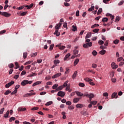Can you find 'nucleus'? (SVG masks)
I'll return each mask as SVG.
<instances>
[{
	"mask_svg": "<svg viewBox=\"0 0 124 124\" xmlns=\"http://www.w3.org/2000/svg\"><path fill=\"white\" fill-rule=\"evenodd\" d=\"M27 56H28V53L24 52L23 53V58H24V59H27Z\"/></svg>",
	"mask_w": 124,
	"mask_h": 124,
	"instance_id": "8fccbe9b",
	"label": "nucleus"
},
{
	"mask_svg": "<svg viewBox=\"0 0 124 124\" xmlns=\"http://www.w3.org/2000/svg\"><path fill=\"white\" fill-rule=\"evenodd\" d=\"M27 13H28V12H24L21 13L20 14V16H25V15H27Z\"/></svg>",
	"mask_w": 124,
	"mask_h": 124,
	"instance_id": "3c124183",
	"label": "nucleus"
},
{
	"mask_svg": "<svg viewBox=\"0 0 124 124\" xmlns=\"http://www.w3.org/2000/svg\"><path fill=\"white\" fill-rule=\"evenodd\" d=\"M62 23H59L58 24H56L55 27L56 31L54 32L53 34L56 35V36H60V34H61V33L59 32V29L60 28H61V27H62Z\"/></svg>",
	"mask_w": 124,
	"mask_h": 124,
	"instance_id": "f257e3e1",
	"label": "nucleus"
},
{
	"mask_svg": "<svg viewBox=\"0 0 124 124\" xmlns=\"http://www.w3.org/2000/svg\"><path fill=\"white\" fill-rule=\"evenodd\" d=\"M84 79L86 81V82H93V79L89 78H86Z\"/></svg>",
	"mask_w": 124,
	"mask_h": 124,
	"instance_id": "6ab92c4d",
	"label": "nucleus"
},
{
	"mask_svg": "<svg viewBox=\"0 0 124 124\" xmlns=\"http://www.w3.org/2000/svg\"><path fill=\"white\" fill-rule=\"evenodd\" d=\"M4 111V108H3L0 110V115H2V114H3Z\"/></svg>",
	"mask_w": 124,
	"mask_h": 124,
	"instance_id": "de8ad7c7",
	"label": "nucleus"
},
{
	"mask_svg": "<svg viewBox=\"0 0 124 124\" xmlns=\"http://www.w3.org/2000/svg\"><path fill=\"white\" fill-rule=\"evenodd\" d=\"M70 57V53H68L67 55H66L65 58H64V61H66L68 58Z\"/></svg>",
	"mask_w": 124,
	"mask_h": 124,
	"instance_id": "b1692460",
	"label": "nucleus"
},
{
	"mask_svg": "<svg viewBox=\"0 0 124 124\" xmlns=\"http://www.w3.org/2000/svg\"><path fill=\"white\" fill-rule=\"evenodd\" d=\"M54 63H55V64H57V63H60V61L59 60H54Z\"/></svg>",
	"mask_w": 124,
	"mask_h": 124,
	"instance_id": "bf43d9fd",
	"label": "nucleus"
},
{
	"mask_svg": "<svg viewBox=\"0 0 124 124\" xmlns=\"http://www.w3.org/2000/svg\"><path fill=\"white\" fill-rule=\"evenodd\" d=\"M56 47H59V49H60V50H63L64 49H65V46H62L61 44H60L59 45H57L56 46Z\"/></svg>",
	"mask_w": 124,
	"mask_h": 124,
	"instance_id": "6e6552de",
	"label": "nucleus"
},
{
	"mask_svg": "<svg viewBox=\"0 0 124 124\" xmlns=\"http://www.w3.org/2000/svg\"><path fill=\"white\" fill-rule=\"evenodd\" d=\"M92 67L93 68H96L97 67V64H96L95 63H93L92 65Z\"/></svg>",
	"mask_w": 124,
	"mask_h": 124,
	"instance_id": "a19ab883",
	"label": "nucleus"
},
{
	"mask_svg": "<svg viewBox=\"0 0 124 124\" xmlns=\"http://www.w3.org/2000/svg\"><path fill=\"white\" fill-rule=\"evenodd\" d=\"M79 59H77L75 60V62H74V66H75V65H77V64H78V62H79Z\"/></svg>",
	"mask_w": 124,
	"mask_h": 124,
	"instance_id": "393cba45",
	"label": "nucleus"
},
{
	"mask_svg": "<svg viewBox=\"0 0 124 124\" xmlns=\"http://www.w3.org/2000/svg\"><path fill=\"white\" fill-rule=\"evenodd\" d=\"M96 27H99V25H98V24H95L94 25H93L91 28L92 29H93V28H96Z\"/></svg>",
	"mask_w": 124,
	"mask_h": 124,
	"instance_id": "c03bdc74",
	"label": "nucleus"
},
{
	"mask_svg": "<svg viewBox=\"0 0 124 124\" xmlns=\"http://www.w3.org/2000/svg\"><path fill=\"white\" fill-rule=\"evenodd\" d=\"M102 22L103 23H105V22H108V18L107 17H104L102 19Z\"/></svg>",
	"mask_w": 124,
	"mask_h": 124,
	"instance_id": "e433bc0d",
	"label": "nucleus"
},
{
	"mask_svg": "<svg viewBox=\"0 0 124 124\" xmlns=\"http://www.w3.org/2000/svg\"><path fill=\"white\" fill-rule=\"evenodd\" d=\"M54 44H52L50 46L49 51H52V50H53V48H54Z\"/></svg>",
	"mask_w": 124,
	"mask_h": 124,
	"instance_id": "09e8293b",
	"label": "nucleus"
},
{
	"mask_svg": "<svg viewBox=\"0 0 124 124\" xmlns=\"http://www.w3.org/2000/svg\"><path fill=\"white\" fill-rule=\"evenodd\" d=\"M94 6H93V4H92L91 5V7L89 8L88 11L89 12L93 11V10H94Z\"/></svg>",
	"mask_w": 124,
	"mask_h": 124,
	"instance_id": "dca6fc26",
	"label": "nucleus"
},
{
	"mask_svg": "<svg viewBox=\"0 0 124 124\" xmlns=\"http://www.w3.org/2000/svg\"><path fill=\"white\" fill-rule=\"evenodd\" d=\"M36 93H27L25 94H24L23 96V97H28L29 96H31V95H35Z\"/></svg>",
	"mask_w": 124,
	"mask_h": 124,
	"instance_id": "423d86ee",
	"label": "nucleus"
},
{
	"mask_svg": "<svg viewBox=\"0 0 124 124\" xmlns=\"http://www.w3.org/2000/svg\"><path fill=\"white\" fill-rule=\"evenodd\" d=\"M41 84V81H37L35 82L34 84L32 85V87H35V86H37V85H40Z\"/></svg>",
	"mask_w": 124,
	"mask_h": 124,
	"instance_id": "2eb2a0df",
	"label": "nucleus"
},
{
	"mask_svg": "<svg viewBox=\"0 0 124 124\" xmlns=\"http://www.w3.org/2000/svg\"><path fill=\"white\" fill-rule=\"evenodd\" d=\"M58 86H59V85H58V84H54L53 86H52V89L53 90H56V89H57L58 88Z\"/></svg>",
	"mask_w": 124,
	"mask_h": 124,
	"instance_id": "72a5a7b5",
	"label": "nucleus"
},
{
	"mask_svg": "<svg viewBox=\"0 0 124 124\" xmlns=\"http://www.w3.org/2000/svg\"><path fill=\"white\" fill-rule=\"evenodd\" d=\"M9 115V110H8L6 114L4 115V118H5V119L7 118L8 117V116Z\"/></svg>",
	"mask_w": 124,
	"mask_h": 124,
	"instance_id": "5701e85b",
	"label": "nucleus"
},
{
	"mask_svg": "<svg viewBox=\"0 0 124 124\" xmlns=\"http://www.w3.org/2000/svg\"><path fill=\"white\" fill-rule=\"evenodd\" d=\"M8 67H9V68H13L14 67V64H13V63H10L8 65Z\"/></svg>",
	"mask_w": 124,
	"mask_h": 124,
	"instance_id": "c9c22d12",
	"label": "nucleus"
},
{
	"mask_svg": "<svg viewBox=\"0 0 124 124\" xmlns=\"http://www.w3.org/2000/svg\"><path fill=\"white\" fill-rule=\"evenodd\" d=\"M14 84V81H12L10 82H9L8 83H7L5 85V87L8 88H9V87H11V86H12Z\"/></svg>",
	"mask_w": 124,
	"mask_h": 124,
	"instance_id": "1a4fd4ad",
	"label": "nucleus"
},
{
	"mask_svg": "<svg viewBox=\"0 0 124 124\" xmlns=\"http://www.w3.org/2000/svg\"><path fill=\"white\" fill-rule=\"evenodd\" d=\"M108 94L107 92H106L103 94V96H105L106 97H107V96H108Z\"/></svg>",
	"mask_w": 124,
	"mask_h": 124,
	"instance_id": "052dcab7",
	"label": "nucleus"
},
{
	"mask_svg": "<svg viewBox=\"0 0 124 124\" xmlns=\"http://www.w3.org/2000/svg\"><path fill=\"white\" fill-rule=\"evenodd\" d=\"M39 109V108L38 107H34L31 108L32 111H35L36 110H38Z\"/></svg>",
	"mask_w": 124,
	"mask_h": 124,
	"instance_id": "603ef678",
	"label": "nucleus"
},
{
	"mask_svg": "<svg viewBox=\"0 0 124 124\" xmlns=\"http://www.w3.org/2000/svg\"><path fill=\"white\" fill-rule=\"evenodd\" d=\"M77 73H78V72L77 71H76L74 74H73L72 78V79H75L76 78V76H77Z\"/></svg>",
	"mask_w": 124,
	"mask_h": 124,
	"instance_id": "4468645a",
	"label": "nucleus"
},
{
	"mask_svg": "<svg viewBox=\"0 0 124 124\" xmlns=\"http://www.w3.org/2000/svg\"><path fill=\"white\" fill-rule=\"evenodd\" d=\"M119 40H118V39H116V40H114V41H113V43H114V44H116V45L118 44H119Z\"/></svg>",
	"mask_w": 124,
	"mask_h": 124,
	"instance_id": "5fc2aeb1",
	"label": "nucleus"
},
{
	"mask_svg": "<svg viewBox=\"0 0 124 124\" xmlns=\"http://www.w3.org/2000/svg\"><path fill=\"white\" fill-rule=\"evenodd\" d=\"M72 28H73L72 29V31H77V27L74 25H73L72 26Z\"/></svg>",
	"mask_w": 124,
	"mask_h": 124,
	"instance_id": "cd10ccee",
	"label": "nucleus"
},
{
	"mask_svg": "<svg viewBox=\"0 0 124 124\" xmlns=\"http://www.w3.org/2000/svg\"><path fill=\"white\" fill-rule=\"evenodd\" d=\"M32 62V61H28L25 63L24 65H27L28 64H31Z\"/></svg>",
	"mask_w": 124,
	"mask_h": 124,
	"instance_id": "864d4df0",
	"label": "nucleus"
},
{
	"mask_svg": "<svg viewBox=\"0 0 124 124\" xmlns=\"http://www.w3.org/2000/svg\"><path fill=\"white\" fill-rule=\"evenodd\" d=\"M114 75H115V72H111L110 74V77H111V78H113V77H114Z\"/></svg>",
	"mask_w": 124,
	"mask_h": 124,
	"instance_id": "49530a36",
	"label": "nucleus"
},
{
	"mask_svg": "<svg viewBox=\"0 0 124 124\" xmlns=\"http://www.w3.org/2000/svg\"><path fill=\"white\" fill-rule=\"evenodd\" d=\"M58 90H59V91H62V89H63V86H60L59 87H58Z\"/></svg>",
	"mask_w": 124,
	"mask_h": 124,
	"instance_id": "e2e57ef3",
	"label": "nucleus"
},
{
	"mask_svg": "<svg viewBox=\"0 0 124 124\" xmlns=\"http://www.w3.org/2000/svg\"><path fill=\"white\" fill-rule=\"evenodd\" d=\"M26 110H27V109L25 108H18V111H19L20 112H24V111H26Z\"/></svg>",
	"mask_w": 124,
	"mask_h": 124,
	"instance_id": "f3484780",
	"label": "nucleus"
},
{
	"mask_svg": "<svg viewBox=\"0 0 124 124\" xmlns=\"http://www.w3.org/2000/svg\"><path fill=\"white\" fill-rule=\"evenodd\" d=\"M37 62H38V63H41V62H42V59H38L37 60Z\"/></svg>",
	"mask_w": 124,
	"mask_h": 124,
	"instance_id": "0e129e2a",
	"label": "nucleus"
},
{
	"mask_svg": "<svg viewBox=\"0 0 124 124\" xmlns=\"http://www.w3.org/2000/svg\"><path fill=\"white\" fill-rule=\"evenodd\" d=\"M68 108L69 110H73V109H74V107H73V106H71L68 107Z\"/></svg>",
	"mask_w": 124,
	"mask_h": 124,
	"instance_id": "13d9d810",
	"label": "nucleus"
},
{
	"mask_svg": "<svg viewBox=\"0 0 124 124\" xmlns=\"http://www.w3.org/2000/svg\"><path fill=\"white\" fill-rule=\"evenodd\" d=\"M61 75H62V73H58L54 75V76H53L52 77V79H55V78H58V77H60V76H61Z\"/></svg>",
	"mask_w": 124,
	"mask_h": 124,
	"instance_id": "9d476101",
	"label": "nucleus"
},
{
	"mask_svg": "<svg viewBox=\"0 0 124 124\" xmlns=\"http://www.w3.org/2000/svg\"><path fill=\"white\" fill-rule=\"evenodd\" d=\"M64 5H65V6H70V4H69L67 2H64Z\"/></svg>",
	"mask_w": 124,
	"mask_h": 124,
	"instance_id": "774afa93",
	"label": "nucleus"
},
{
	"mask_svg": "<svg viewBox=\"0 0 124 124\" xmlns=\"http://www.w3.org/2000/svg\"><path fill=\"white\" fill-rule=\"evenodd\" d=\"M98 44L100 45H103V44H104V42L101 40H99Z\"/></svg>",
	"mask_w": 124,
	"mask_h": 124,
	"instance_id": "a18cd8bd",
	"label": "nucleus"
},
{
	"mask_svg": "<svg viewBox=\"0 0 124 124\" xmlns=\"http://www.w3.org/2000/svg\"><path fill=\"white\" fill-rule=\"evenodd\" d=\"M20 88V85H16L15 87V90L17 91V90Z\"/></svg>",
	"mask_w": 124,
	"mask_h": 124,
	"instance_id": "338daca9",
	"label": "nucleus"
},
{
	"mask_svg": "<svg viewBox=\"0 0 124 124\" xmlns=\"http://www.w3.org/2000/svg\"><path fill=\"white\" fill-rule=\"evenodd\" d=\"M77 108H83V105L81 104H78L76 105Z\"/></svg>",
	"mask_w": 124,
	"mask_h": 124,
	"instance_id": "c756f323",
	"label": "nucleus"
},
{
	"mask_svg": "<svg viewBox=\"0 0 124 124\" xmlns=\"http://www.w3.org/2000/svg\"><path fill=\"white\" fill-rule=\"evenodd\" d=\"M53 103V102L52 101H49V102H47L46 104V106H49L50 105H51V104H52Z\"/></svg>",
	"mask_w": 124,
	"mask_h": 124,
	"instance_id": "37998d69",
	"label": "nucleus"
},
{
	"mask_svg": "<svg viewBox=\"0 0 124 124\" xmlns=\"http://www.w3.org/2000/svg\"><path fill=\"white\" fill-rule=\"evenodd\" d=\"M84 96H86L87 97H89L90 101H92V99L93 98V97H94V94L93 93L88 94L86 93L84 94Z\"/></svg>",
	"mask_w": 124,
	"mask_h": 124,
	"instance_id": "7ed1b4c3",
	"label": "nucleus"
},
{
	"mask_svg": "<svg viewBox=\"0 0 124 124\" xmlns=\"http://www.w3.org/2000/svg\"><path fill=\"white\" fill-rule=\"evenodd\" d=\"M89 103H92V105H95V104H96V103H97V101H90V102H89Z\"/></svg>",
	"mask_w": 124,
	"mask_h": 124,
	"instance_id": "a878e982",
	"label": "nucleus"
},
{
	"mask_svg": "<svg viewBox=\"0 0 124 124\" xmlns=\"http://www.w3.org/2000/svg\"><path fill=\"white\" fill-rule=\"evenodd\" d=\"M57 95L61 97H63L65 95V93L62 91H59L57 93Z\"/></svg>",
	"mask_w": 124,
	"mask_h": 124,
	"instance_id": "39448f33",
	"label": "nucleus"
},
{
	"mask_svg": "<svg viewBox=\"0 0 124 124\" xmlns=\"http://www.w3.org/2000/svg\"><path fill=\"white\" fill-rule=\"evenodd\" d=\"M117 93L116 92L113 93L111 94V98L113 99V98H118V95H117Z\"/></svg>",
	"mask_w": 124,
	"mask_h": 124,
	"instance_id": "9b49d317",
	"label": "nucleus"
},
{
	"mask_svg": "<svg viewBox=\"0 0 124 124\" xmlns=\"http://www.w3.org/2000/svg\"><path fill=\"white\" fill-rule=\"evenodd\" d=\"M67 84H68V80L66 81L64 83L63 85H62L63 87V88H64L65 87H67V86H68V85H67Z\"/></svg>",
	"mask_w": 124,
	"mask_h": 124,
	"instance_id": "f704fd0d",
	"label": "nucleus"
},
{
	"mask_svg": "<svg viewBox=\"0 0 124 124\" xmlns=\"http://www.w3.org/2000/svg\"><path fill=\"white\" fill-rule=\"evenodd\" d=\"M9 93H11V91L10 90H7L4 93L5 95H8Z\"/></svg>",
	"mask_w": 124,
	"mask_h": 124,
	"instance_id": "c85d7f7f",
	"label": "nucleus"
},
{
	"mask_svg": "<svg viewBox=\"0 0 124 124\" xmlns=\"http://www.w3.org/2000/svg\"><path fill=\"white\" fill-rule=\"evenodd\" d=\"M66 105L70 106L71 105L72 103L71 102H70V101H68L67 102H66Z\"/></svg>",
	"mask_w": 124,
	"mask_h": 124,
	"instance_id": "680f3d73",
	"label": "nucleus"
},
{
	"mask_svg": "<svg viewBox=\"0 0 124 124\" xmlns=\"http://www.w3.org/2000/svg\"><path fill=\"white\" fill-rule=\"evenodd\" d=\"M92 46H93L92 42L86 43L83 45V48H89V47H92Z\"/></svg>",
	"mask_w": 124,
	"mask_h": 124,
	"instance_id": "20e7f679",
	"label": "nucleus"
},
{
	"mask_svg": "<svg viewBox=\"0 0 124 124\" xmlns=\"http://www.w3.org/2000/svg\"><path fill=\"white\" fill-rule=\"evenodd\" d=\"M92 54L93 55V56H94V57H95V56H96V55H97V52H96V51H95V50H93L92 52Z\"/></svg>",
	"mask_w": 124,
	"mask_h": 124,
	"instance_id": "58836bf2",
	"label": "nucleus"
},
{
	"mask_svg": "<svg viewBox=\"0 0 124 124\" xmlns=\"http://www.w3.org/2000/svg\"><path fill=\"white\" fill-rule=\"evenodd\" d=\"M101 12H102V8H99V10H98V12L97 13V15H99L100 14H101Z\"/></svg>",
	"mask_w": 124,
	"mask_h": 124,
	"instance_id": "7c9ffc66",
	"label": "nucleus"
},
{
	"mask_svg": "<svg viewBox=\"0 0 124 124\" xmlns=\"http://www.w3.org/2000/svg\"><path fill=\"white\" fill-rule=\"evenodd\" d=\"M111 67L113 68V69H116V68H118V65H116V63L113 62L111 63Z\"/></svg>",
	"mask_w": 124,
	"mask_h": 124,
	"instance_id": "f8f14e48",
	"label": "nucleus"
},
{
	"mask_svg": "<svg viewBox=\"0 0 124 124\" xmlns=\"http://www.w3.org/2000/svg\"><path fill=\"white\" fill-rule=\"evenodd\" d=\"M70 89V85H68V86H66L65 91H69Z\"/></svg>",
	"mask_w": 124,
	"mask_h": 124,
	"instance_id": "4d7b16f0",
	"label": "nucleus"
},
{
	"mask_svg": "<svg viewBox=\"0 0 124 124\" xmlns=\"http://www.w3.org/2000/svg\"><path fill=\"white\" fill-rule=\"evenodd\" d=\"M93 32H95V33H97L98 31H99V29H96L94 30H93Z\"/></svg>",
	"mask_w": 124,
	"mask_h": 124,
	"instance_id": "ea45409f",
	"label": "nucleus"
},
{
	"mask_svg": "<svg viewBox=\"0 0 124 124\" xmlns=\"http://www.w3.org/2000/svg\"><path fill=\"white\" fill-rule=\"evenodd\" d=\"M79 87H85V84L83 83H79Z\"/></svg>",
	"mask_w": 124,
	"mask_h": 124,
	"instance_id": "69168bd1",
	"label": "nucleus"
},
{
	"mask_svg": "<svg viewBox=\"0 0 124 124\" xmlns=\"http://www.w3.org/2000/svg\"><path fill=\"white\" fill-rule=\"evenodd\" d=\"M80 99H81V98H75L73 99V102L74 103H77V102H79Z\"/></svg>",
	"mask_w": 124,
	"mask_h": 124,
	"instance_id": "ddd939ff",
	"label": "nucleus"
},
{
	"mask_svg": "<svg viewBox=\"0 0 124 124\" xmlns=\"http://www.w3.org/2000/svg\"><path fill=\"white\" fill-rule=\"evenodd\" d=\"M2 16H4V17H6L7 18L11 16V14H9L5 12H2Z\"/></svg>",
	"mask_w": 124,
	"mask_h": 124,
	"instance_id": "0eeeda50",
	"label": "nucleus"
},
{
	"mask_svg": "<svg viewBox=\"0 0 124 124\" xmlns=\"http://www.w3.org/2000/svg\"><path fill=\"white\" fill-rule=\"evenodd\" d=\"M124 1L123 0H121L119 3H118V5L119 6H120V5H123V4H124Z\"/></svg>",
	"mask_w": 124,
	"mask_h": 124,
	"instance_id": "6e6d98bb",
	"label": "nucleus"
},
{
	"mask_svg": "<svg viewBox=\"0 0 124 124\" xmlns=\"http://www.w3.org/2000/svg\"><path fill=\"white\" fill-rule=\"evenodd\" d=\"M92 36V33L91 32H88L85 37V39H87V38H90Z\"/></svg>",
	"mask_w": 124,
	"mask_h": 124,
	"instance_id": "a211bd4d",
	"label": "nucleus"
},
{
	"mask_svg": "<svg viewBox=\"0 0 124 124\" xmlns=\"http://www.w3.org/2000/svg\"><path fill=\"white\" fill-rule=\"evenodd\" d=\"M32 83V81L31 80L29 81L28 80H24L21 82V86H26V85H28V84H31Z\"/></svg>",
	"mask_w": 124,
	"mask_h": 124,
	"instance_id": "f03ea898",
	"label": "nucleus"
},
{
	"mask_svg": "<svg viewBox=\"0 0 124 124\" xmlns=\"http://www.w3.org/2000/svg\"><path fill=\"white\" fill-rule=\"evenodd\" d=\"M15 120H16V118L14 117H12L10 118L9 119V122L10 123H11V122H12V121H15Z\"/></svg>",
	"mask_w": 124,
	"mask_h": 124,
	"instance_id": "473e14b6",
	"label": "nucleus"
},
{
	"mask_svg": "<svg viewBox=\"0 0 124 124\" xmlns=\"http://www.w3.org/2000/svg\"><path fill=\"white\" fill-rule=\"evenodd\" d=\"M105 53H106V50L104 49H103L99 52L100 55H105Z\"/></svg>",
	"mask_w": 124,
	"mask_h": 124,
	"instance_id": "4be33fe9",
	"label": "nucleus"
},
{
	"mask_svg": "<svg viewBox=\"0 0 124 124\" xmlns=\"http://www.w3.org/2000/svg\"><path fill=\"white\" fill-rule=\"evenodd\" d=\"M120 20H121V17H120L116 16L114 22H115V23H118V22H119V21H120Z\"/></svg>",
	"mask_w": 124,
	"mask_h": 124,
	"instance_id": "bb28decb",
	"label": "nucleus"
},
{
	"mask_svg": "<svg viewBox=\"0 0 124 124\" xmlns=\"http://www.w3.org/2000/svg\"><path fill=\"white\" fill-rule=\"evenodd\" d=\"M24 8H25V6L23 5V6L16 8V9L17 10H22V9H23Z\"/></svg>",
	"mask_w": 124,
	"mask_h": 124,
	"instance_id": "4c0bfd02",
	"label": "nucleus"
},
{
	"mask_svg": "<svg viewBox=\"0 0 124 124\" xmlns=\"http://www.w3.org/2000/svg\"><path fill=\"white\" fill-rule=\"evenodd\" d=\"M15 65H16V67L15 68V69H18V68H19V67H20V66H19V64H18V62H15Z\"/></svg>",
	"mask_w": 124,
	"mask_h": 124,
	"instance_id": "2f4dec72",
	"label": "nucleus"
},
{
	"mask_svg": "<svg viewBox=\"0 0 124 124\" xmlns=\"http://www.w3.org/2000/svg\"><path fill=\"white\" fill-rule=\"evenodd\" d=\"M73 53H74V55H77V54H78L79 53V51H78L76 49H74L73 50Z\"/></svg>",
	"mask_w": 124,
	"mask_h": 124,
	"instance_id": "79ce46f5",
	"label": "nucleus"
},
{
	"mask_svg": "<svg viewBox=\"0 0 124 124\" xmlns=\"http://www.w3.org/2000/svg\"><path fill=\"white\" fill-rule=\"evenodd\" d=\"M76 94H77L78 96H83V95H84L82 93L79 92H77Z\"/></svg>",
	"mask_w": 124,
	"mask_h": 124,
	"instance_id": "412c9836",
	"label": "nucleus"
},
{
	"mask_svg": "<svg viewBox=\"0 0 124 124\" xmlns=\"http://www.w3.org/2000/svg\"><path fill=\"white\" fill-rule=\"evenodd\" d=\"M62 116H63L62 119L63 120H65V119H66V115H65V112H64V111L62 112Z\"/></svg>",
	"mask_w": 124,
	"mask_h": 124,
	"instance_id": "aec40b11",
	"label": "nucleus"
}]
</instances>
